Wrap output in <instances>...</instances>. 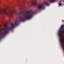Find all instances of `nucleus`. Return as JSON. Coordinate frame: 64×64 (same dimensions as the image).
<instances>
[{
	"mask_svg": "<svg viewBox=\"0 0 64 64\" xmlns=\"http://www.w3.org/2000/svg\"><path fill=\"white\" fill-rule=\"evenodd\" d=\"M38 8L40 10L43 8V5L42 4H39L38 6Z\"/></svg>",
	"mask_w": 64,
	"mask_h": 64,
	"instance_id": "obj_5",
	"label": "nucleus"
},
{
	"mask_svg": "<svg viewBox=\"0 0 64 64\" xmlns=\"http://www.w3.org/2000/svg\"><path fill=\"white\" fill-rule=\"evenodd\" d=\"M62 21L63 22H64V21L63 20H62Z\"/></svg>",
	"mask_w": 64,
	"mask_h": 64,
	"instance_id": "obj_13",
	"label": "nucleus"
},
{
	"mask_svg": "<svg viewBox=\"0 0 64 64\" xmlns=\"http://www.w3.org/2000/svg\"><path fill=\"white\" fill-rule=\"evenodd\" d=\"M63 33H64V30L62 32V30L60 29L58 32V35L60 37V40L61 44V46L62 48H64V44L63 42L64 41V38L62 35Z\"/></svg>",
	"mask_w": 64,
	"mask_h": 64,
	"instance_id": "obj_3",
	"label": "nucleus"
},
{
	"mask_svg": "<svg viewBox=\"0 0 64 64\" xmlns=\"http://www.w3.org/2000/svg\"><path fill=\"white\" fill-rule=\"evenodd\" d=\"M44 3L47 6H49V3H48V2L47 1H46L44 2Z\"/></svg>",
	"mask_w": 64,
	"mask_h": 64,
	"instance_id": "obj_6",
	"label": "nucleus"
},
{
	"mask_svg": "<svg viewBox=\"0 0 64 64\" xmlns=\"http://www.w3.org/2000/svg\"><path fill=\"white\" fill-rule=\"evenodd\" d=\"M64 25L63 26H62L60 27L61 29L62 30V28H63V27H64Z\"/></svg>",
	"mask_w": 64,
	"mask_h": 64,
	"instance_id": "obj_11",
	"label": "nucleus"
},
{
	"mask_svg": "<svg viewBox=\"0 0 64 64\" xmlns=\"http://www.w3.org/2000/svg\"><path fill=\"white\" fill-rule=\"evenodd\" d=\"M16 25V22L15 24H11V26L10 27L8 28L6 26H4V27L2 29L4 30V34H2L0 35V37L1 38H3L5 36V35L8 33V32L10 30H12L15 27V25Z\"/></svg>",
	"mask_w": 64,
	"mask_h": 64,
	"instance_id": "obj_1",
	"label": "nucleus"
},
{
	"mask_svg": "<svg viewBox=\"0 0 64 64\" xmlns=\"http://www.w3.org/2000/svg\"><path fill=\"white\" fill-rule=\"evenodd\" d=\"M0 13H1V14H2V13H4V14H6V15H8V14H9L10 16H11V15H13V14L11 12H10V13L8 14V12H7V11L6 10H0Z\"/></svg>",
	"mask_w": 64,
	"mask_h": 64,
	"instance_id": "obj_4",
	"label": "nucleus"
},
{
	"mask_svg": "<svg viewBox=\"0 0 64 64\" xmlns=\"http://www.w3.org/2000/svg\"><path fill=\"white\" fill-rule=\"evenodd\" d=\"M19 24V23H17V22H16V26H17V25H18Z\"/></svg>",
	"mask_w": 64,
	"mask_h": 64,
	"instance_id": "obj_12",
	"label": "nucleus"
},
{
	"mask_svg": "<svg viewBox=\"0 0 64 64\" xmlns=\"http://www.w3.org/2000/svg\"><path fill=\"white\" fill-rule=\"evenodd\" d=\"M61 1H62L60 0L59 2V5L60 6H61L62 5V4L60 3H61Z\"/></svg>",
	"mask_w": 64,
	"mask_h": 64,
	"instance_id": "obj_10",
	"label": "nucleus"
},
{
	"mask_svg": "<svg viewBox=\"0 0 64 64\" xmlns=\"http://www.w3.org/2000/svg\"><path fill=\"white\" fill-rule=\"evenodd\" d=\"M33 3L34 6L37 5V2L35 1L34 2H33Z\"/></svg>",
	"mask_w": 64,
	"mask_h": 64,
	"instance_id": "obj_8",
	"label": "nucleus"
},
{
	"mask_svg": "<svg viewBox=\"0 0 64 64\" xmlns=\"http://www.w3.org/2000/svg\"><path fill=\"white\" fill-rule=\"evenodd\" d=\"M56 0H49V1L50 3H54L55 2Z\"/></svg>",
	"mask_w": 64,
	"mask_h": 64,
	"instance_id": "obj_7",
	"label": "nucleus"
},
{
	"mask_svg": "<svg viewBox=\"0 0 64 64\" xmlns=\"http://www.w3.org/2000/svg\"><path fill=\"white\" fill-rule=\"evenodd\" d=\"M29 13H30V12H29V11L26 12L24 13L26 15V16L25 17V19H24V17L23 16H19V18L20 21L24 22V21L25 20V19L28 20V19H30L31 18H32L33 14H30L28 15H27L28 14H29Z\"/></svg>",
	"mask_w": 64,
	"mask_h": 64,
	"instance_id": "obj_2",
	"label": "nucleus"
},
{
	"mask_svg": "<svg viewBox=\"0 0 64 64\" xmlns=\"http://www.w3.org/2000/svg\"><path fill=\"white\" fill-rule=\"evenodd\" d=\"M23 13H24V12H22L19 13L18 14V15H21V14H23Z\"/></svg>",
	"mask_w": 64,
	"mask_h": 64,
	"instance_id": "obj_9",
	"label": "nucleus"
}]
</instances>
